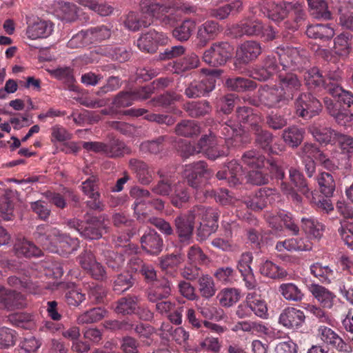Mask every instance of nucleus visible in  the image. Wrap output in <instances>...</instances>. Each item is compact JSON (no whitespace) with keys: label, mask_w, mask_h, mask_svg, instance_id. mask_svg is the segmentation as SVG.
I'll use <instances>...</instances> for the list:
<instances>
[{"label":"nucleus","mask_w":353,"mask_h":353,"mask_svg":"<svg viewBox=\"0 0 353 353\" xmlns=\"http://www.w3.org/2000/svg\"><path fill=\"white\" fill-rule=\"evenodd\" d=\"M34 237L44 249L54 253L70 254L79 248V243L77 238H71L47 225H38Z\"/></svg>","instance_id":"obj_1"},{"label":"nucleus","mask_w":353,"mask_h":353,"mask_svg":"<svg viewBox=\"0 0 353 353\" xmlns=\"http://www.w3.org/2000/svg\"><path fill=\"white\" fill-rule=\"evenodd\" d=\"M276 54L279 59V68L282 67L283 70H300L308 62L307 52L303 49L288 45L278 46Z\"/></svg>","instance_id":"obj_2"},{"label":"nucleus","mask_w":353,"mask_h":353,"mask_svg":"<svg viewBox=\"0 0 353 353\" xmlns=\"http://www.w3.org/2000/svg\"><path fill=\"white\" fill-rule=\"evenodd\" d=\"M205 74L199 80H194L185 90V94L188 98H196L204 96L212 91L215 88L216 79L221 73L220 70L203 69Z\"/></svg>","instance_id":"obj_3"},{"label":"nucleus","mask_w":353,"mask_h":353,"mask_svg":"<svg viewBox=\"0 0 353 353\" xmlns=\"http://www.w3.org/2000/svg\"><path fill=\"white\" fill-rule=\"evenodd\" d=\"M183 177L192 188L199 190L213 174L203 161H199L184 166Z\"/></svg>","instance_id":"obj_4"},{"label":"nucleus","mask_w":353,"mask_h":353,"mask_svg":"<svg viewBox=\"0 0 353 353\" xmlns=\"http://www.w3.org/2000/svg\"><path fill=\"white\" fill-rule=\"evenodd\" d=\"M242 161L250 169H261L267 168L273 176L283 179L285 176L283 170L273 160L265 161V157L254 150L245 152L242 156Z\"/></svg>","instance_id":"obj_5"},{"label":"nucleus","mask_w":353,"mask_h":353,"mask_svg":"<svg viewBox=\"0 0 353 353\" xmlns=\"http://www.w3.org/2000/svg\"><path fill=\"white\" fill-rule=\"evenodd\" d=\"M233 51L234 48L229 43L216 42L203 52L202 59L210 66H220L232 57Z\"/></svg>","instance_id":"obj_6"},{"label":"nucleus","mask_w":353,"mask_h":353,"mask_svg":"<svg viewBox=\"0 0 353 353\" xmlns=\"http://www.w3.org/2000/svg\"><path fill=\"white\" fill-rule=\"evenodd\" d=\"M68 225L76 230L81 236L90 239H98L102 236L103 231L105 230L103 222L97 217L87 220L85 223L77 219L68 221Z\"/></svg>","instance_id":"obj_7"},{"label":"nucleus","mask_w":353,"mask_h":353,"mask_svg":"<svg viewBox=\"0 0 353 353\" xmlns=\"http://www.w3.org/2000/svg\"><path fill=\"white\" fill-rule=\"evenodd\" d=\"M259 105L268 108H281L288 101L278 86L264 85L259 90Z\"/></svg>","instance_id":"obj_8"},{"label":"nucleus","mask_w":353,"mask_h":353,"mask_svg":"<svg viewBox=\"0 0 353 353\" xmlns=\"http://www.w3.org/2000/svg\"><path fill=\"white\" fill-rule=\"evenodd\" d=\"M295 108L299 117L310 119L319 114L321 105L310 93H303L296 100Z\"/></svg>","instance_id":"obj_9"},{"label":"nucleus","mask_w":353,"mask_h":353,"mask_svg":"<svg viewBox=\"0 0 353 353\" xmlns=\"http://www.w3.org/2000/svg\"><path fill=\"white\" fill-rule=\"evenodd\" d=\"M196 221L197 220L195 214L192 212V208L187 214H180L176 217L174 220L176 232L181 242L189 243L192 236Z\"/></svg>","instance_id":"obj_10"},{"label":"nucleus","mask_w":353,"mask_h":353,"mask_svg":"<svg viewBox=\"0 0 353 353\" xmlns=\"http://www.w3.org/2000/svg\"><path fill=\"white\" fill-rule=\"evenodd\" d=\"M219 131L225 139L228 147L236 146L242 141L241 137L244 133L242 125L232 119H228L220 123Z\"/></svg>","instance_id":"obj_11"},{"label":"nucleus","mask_w":353,"mask_h":353,"mask_svg":"<svg viewBox=\"0 0 353 353\" xmlns=\"http://www.w3.org/2000/svg\"><path fill=\"white\" fill-rule=\"evenodd\" d=\"M279 86L281 92L288 101L292 100L294 96L301 90L302 87L301 81L296 74L294 73L283 74L280 70L278 73Z\"/></svg>","instance_id":"obj_12"},{"label":"nucleus","mask_w":353,"mask_h":353,"mask_svg":"<svg viewBox=\"0 0 353 353\" xmlns=\"http://www.w3.org/2000/svg\"><path fill=\"white\" fill-rule=\"evenodd\" d=\"M199 145L201 152H203L211 160H216L228 154V148L221 147L215 136L212 134L202 137L199 141Z\"/></svg>","instance_id":"obj_13"},{"label":"nucleus","mask_w":353,"mask_h":353,"mask_svg":"<svg viewBox=\"0 0 353 353\" xmlns=\"http://www.w3.org/2000/svg\"><path fill=\"white\" fill-rule=\"evenodd\" d=\"M277 197L275 190L263 188L259 189L252 196L246 199L244 203L249 209L257 211L262 210L268 203L273 202Z\"/></svg>","instance_id":"obj_14"},{"label":"nucleus","mask_w":353,"mask_h":353,"mask_svg":"<svg viewBox=\"0 0 353 353\" xmlns=\"http://www.w3.org/2000/svg\"><path fill=\"white\" fill-rule=\"evenodd\" d=\"M252 261L253 255L252 252H245L241 254L236 265V268L245 282V285L248 290L254 289L257 285L253 270L251 268Z\"/></svg>","instance_id":"obj_15"},{"label":"nucleus","mask_w":353,"mask_h":353,"mask_svg":"<svg viewBox=\"0 0 353 353\" xmlns=\"http://www.w3.org/2000/svg\"><path fill=\"white\" fill-rule=\"evenodd\" d=\"M305 321L304 312L295 307L285 308L279 315V323L290 330H298L303 326Z\"/></svg>","instance_id":"obj_16"},{"label":"nucleus","mask_w":353,"mask_h":353,"mask_svg":"<svg viewBox=\"0 0 353 353\" xmlns=\"http://www.w3.org/2000/svg\"><path fill=\"white\" fill-rule=\"evenodd\" d=\"M54 30V24L50 21L37 19L34 21H27L26 34L32 40L47 38Z\"/></svg>","instance_id":"obj_17"},{"label":"nucleus","mask_w":353,"mask_h":353,"mask_svg":"<svg viewBox=\"0 0 353 353\" xmlns=\"http://www.w3.org/2000/svg\"><path fill=\"white\" fill-rule=\"evenodd\" d=\"M317 332L319 338L324 343L331 345L339 352H351V347L331 328L326 326H320Z\"/></svg>","instance_id":"obj_18"},{"label":"nucleus","mask_w":353,"mask_h":353,"mask_svg":"<svg viewBox=\"0 0 353 353\" xmlns=\"http://www.w3.org/2000/svg\"><path fill=\"white\" fill-rule=\"evenodd\" d=\"M219 26L214 21H206L198 27L196 44L199 48L205 47L211 40H213L219 34Z\"/></svg>","instance_id":"obj_19"},{"label":"nucleus","mask_w":353,"mask_h":353,"mask_svg":"<svg viewBox=\"0 0 353 353\" xmlns=\"http://www.w3.org/2000/svg\"><path fill=\"white\" fill-rule=\"evenodd\" d=\"M266 220L270 226L276 230H281V222H283L285 227L294 235H296L299 232V228L294 223L292 215L287 213L284 210L280 211L276 214H268L266 215Z\"/></svg>","instance_id":"obj_20"},{"label":"nucleus","mask_w":353,"mask_h":353,"mask_svg":"<svg viewBox=\"0 0 353 353\" xmlns=\"http://www.w3.org/2000/svg\"><path fill=\"white\" fill-rule=\"evenodd\" d=\"M140 241L143 250L151 254L157 255L162 251L163 239L154 230L146 231Z\"/></svg>","instance_id":"obj_21"},{"label":"nucleus","mask_w":353,"mask_h":353,"mask_svg":"<svg viewBox=\"0 0 353 353\" xmlns=\"http://www.w3.org/2000/svg\"><path fill=\"white\" fill-rule=\"evenodd\" d=\"M262 52L261 44L255 41L243 43L236 50L237 59L242 63H248L254 60Z\"/></svg>","instance_id":"obj_22"},{"label":"nucleus","mask_w":353,"mask_h":353,"mask_svg":"<svg viewBox=\"0 0 353 353\" xmlns=\"http://www.w3.org/2000/svg\"><path fill=\"white\" fill-rule=\"evenodd\" d=\"M228 170H221L216 173L219 180L227 179L231 186L239 184L242 180L243 170L242 166L236 161H230L227 165Z\"/></svg>","instance_id":"obj_23"},{"label":"nucleus","mask_w":353,"mask_h":353,"mask_svg":"<svg viewBox=\"0 0 353 353\" xmlns=\"http://www.w3.org/2000/svg\"><path fill=\"white\" fill-rule=\"evenodd\" d=\"M280 72L279 65L274 57L268 56L262 67L255 69L252 76L259 81H266L274 74Z\"/></svg>","instance_id":"obj_24"},{"label":"nucleus","mask_w":353,"mask_h":353,"mask_svg":"<svg viewBox=\"0 0 353 353\" xmlns=\"http://www.w3.org/2000/svg\"><path fill=\"white\" fill-rule=\"evenodd\" d=\"M326 108L329 114L335 119L336 122L341 126H349L353 119V114L350 110L341 108L336 104H334L330 100L325 101Z\"/></svg>","instance_id":"obj_25"},{"label":"nucleus","mask_w":353,"mask_h":353,"mask_svg":"<svg viewBox=\"0 0 353 353\" xmlns=\"http://www.w3.org/2000/svg\"><path fill=\"white\" fill-rule=\"evenodd\" d=\"M309 290L323 307H333L336 296L332 292L319 284H311Z\"/></svg>","instance_id":"obj_26"},{"label":"nucleus","mask_w":353,"mask_h":353,"mask_svg":"<svg viewBox=\"0 0 353 353\" xmlns=\"http://www.w3.org/2000/svg\"><path fill=\"white\" fill-rule=\"evenodd\" d=\"M263 30V25L259 20H244L234 27V33L241 36H259Z\"/></svg>","instance_id":"obj_27"},{"label":"nucleus","mask_w":353,"mask_h":353,"mask_svg":"<svg viewBox=\"0 0 353 353\" xmlns=\"http://www.w3.org/2000/svg\"><path fill=\"white\" fill-rule=\"evenodd\" d=\"M236 117L239 124L248 125L251 130H259V123H261V117L254 114L252 109L248 107H240L236 110Z\"/></svg>","instance_id":"obj_28"},{"label":"nucleus","mask_w":353,"mask_h":353,"mask_svg":"<svg viewBox=\"0 0 353 353\" xmlns=\"http://www.w3.org/2000/svg\"><path fill=\"white\" fill-rule=\"evenodd\" d=\"M171 294V283L166 279L157 282L148 293V298L150 302H157L167 299Z\"/></svg>","instance_id":"obj_29"},{"label":"nucleus","mask_w":353,"mask_h":353,"mask_svg":"<svg viewBox=\"0 0 353 353\" xmlns=\"http://www.w3.org/2000/svg\"><path fill=\"white\" fill-rule=\"evenodd\" d=\"M26 304L23 295L16 291L6 290V294L3 296L0 307L7 310H13L22 308Z\"/></svg>","instance_id":"obj_30"},{"label":"nucleus","mask_w":353,"mask_h":353,"mask_svg":"<svg viewBox=\"0 0 353 353\" xmlns=\"http://www.w3.org/2000/svg\"><path fill=\"white\" fill-rule=\"evenodd\" d=\"M310 132L316 141L321 144L336 143L337 134L339 132L334 130L327 127H313L310 129Z\"/></svg>","instance_id":"obj_31"},{"label":"nucleus","mask_w":353,"mask_h":353,"mask_svg":"<svg viewBox=\"0 0 353 353\" xmlns=\"http://www.w3.org/2000/svg\"><path fill=\"white\" fill-rule=\"evenodd\" d=\"M289 176L290 181L297 190L305 195L310 201H312L313 192L309 189L303 174L296 168H290L289 170Z\"/></svg>","instance_id":"obj_32"},{"label":"nucleus","mask_w":353,"mask_h":353,"mask_svg":"<svg viewBox=\"0 0 353 353\" xmlns=\"http://www.w3.org/2000/svg\"><path fill=\"white\" fill-rule=\"evenodd\" d=\"M168 7L166 4H161L152 0H142L140 2V10L142 13L148 14L157 19H160L163 14L168 13Z\"/></svg>","instance_id":"obj_33"},{"label":"nucleus","mask_w":353,"mask_h":353,"mask_svg":"<svg viewBox=\"0 0 353 353\" xmlns=\"http://www.w3.org/2000/svg\"><path fill=\"white\" fill-rule=\"evenodd\" d=\"M306 34L310 38L326 41L334 37V30L329 25L318 23L309 26L306 30Z\"/></svg>","instance_id":"obj_34"},{"label":"nucleus","mask_w":353,"mask_h":353,"mask_svg":"<svg viewBox=\"0 0 353 353\" xmlns=\"http://www.w3.org/2000/svg\"><path fill=\"white\" fill-rule=\"evenodd\" d=\"M196 28V23L192 19H185L172 30L173 37L180 42H185L190 39Z\"/></svg>","instance_id":"obj_35"},{"label":"nucleus","mask_w":353,"mask_h":353,"mask_svg":"<svg viewBox=\"0 0 353 353\" xmlns=\"http://www.w3.org/2000/svg\"><path fill=\"white\" fill-rule=\"evenodd\" d=\"M14 250L18 256H23L26 257L39 256L41 251L32 242L23 239H18L14 243Z\"/></svg>","instance_id":"obj_36"},{"label":"nucleus","mask_w":353,"mask_h":353,"mask_svg":"<svg viewBox=\"0 0 353 353\" xmlns=\"http://www.w3.org/2000/svg\"><path fill=\"white\" fill-rule=\"evenodd\" d=\"M310 14L316 19L330 20L332 13L325 0H307Z\"/></svg>","instance_id":"obj_37"},{"label":"nucleus","mask_w":353,"mask_h":353,"mask_svg":"<svg viewBox=\"0 0 353 353\" xmlns=\"http://www.w3.org/2000/svg\"><path fill=\"white\" fill-rule=\"evenodd\" d=\"M129 164L130 168L136 172L140 183L148 185L152 181V172L149 170L146 163L137 159H131Z\"/></svg>","instance_id":"obj_38"},{"label":"nucleus","mask_w":353,"mask_h":353,"mask_svg":"<svg viewBox=\"0 0 353 353\" xmlns=\"http://www.w3.org/2000/svg\"><path fill=\"white\" fill-rule=\"evenodd\" d=\"M246 297L252 313H254L260 318L267 319L268 313L265 301L262 300L256 293L253 292L248 293Z\"/></svg>","instance_id":"obj_39"},{"label":"nucleus","mask_w":353,"mask_h":353,"mask_svg":"<svg viewBox=\"0 0 353 353\" xmlns=\"http://www.w3.org/2000/svg\"><path fill=\"white\" fill-rule=\"evenodd\" d=\"M305 130L303 128L293 125L283 130V139L290 147L296 148L303 140Z\"/></svg>","instance_id":"obj_40"},{"label":"nucleus","mask_w":353,"mask_h":353,"mask_svg":"<svg viewBox=\"0 0 353 353\" xmlns=\"http://www.w3.org/2000/svg\"><path fill=\"white\" fill-rule=\"evenodd\" d=\"M284 19L291 16L296 23L304 20L305 13L303 5L296 1H283Z\"/></svg>","instance_id":"obj_41"},{"label":"nucleus","mask_w":353,"mask_h":353,"mask_svg":"<svg viewBox=\"0 0 353 353\" xmlns=\"http://www.w3.org/2000/svg\"><path fill=\"white\" fill-rule=\"evenodd\" d=\"M107 314V311L100 307L87 310L77 317V322L79 325L90 324L99 322Z\"/></svg>","instance_id":"obj_42"},{"label":"nucleus","mask_w":353,"mask_h":353,"mask_svg":"<svg viewBox=\"0 0 353 353\" xmlns=\"http://www.w3.org/2000/svg\"><path fill=\"white\" fill-rule=\"evenodd\" d=\"M259 272L262 275L273 279H283L288 274L285 270L268 260L261 264Z\"/></svg>","instance_id":"obj_43"},{"label":"nucleus","mask_w":353,"mask_h":353,"mask_svg":"<svg viewBox=\"0 0 353 353\" xmlns=\"http://www.w3.org/2000/svg\"><path fill=\"white\" fill-rule=\"evenodd\" d=\"M279 292L285 300L289 301L299 302L304 296L302 291L293 283L281 284L279 287Z\"/></svg>","instance_id":"obj_44"},{"label":"nucleus","mask_w":353,"mask_h":353,"mask_svg":"<svg viewBox=\"0 0 353 353\" xmlns=\"http://www.w3.org/2000/svg\"><path fill=\"white\" fill-rule=\"evenodd\" d=\"M192 212L195 214L197 221L210 223L215 219V226L218 227L219 212L216 209L205 208L203 205H196L192 208Z\"/></svg>","instance_id":"obj_45"},{"label":"nucleus","mask_w":353,"mask_h":353,"mask_svg":"<svg viewBox=\"0 0 353 353\" xmlns=\"http://www.w3.org/2000/svg\"><path fill=\"white\" fill-rule=\"evenodd\" d=\"M302 229L314 238L319 239L323 235V225L313 217L301 219Z\"/></svg>","instance_id":"obj_46"},{"label":"nucleus","mask_w":353,"mask_h":353,"mask_svg":"<svg viewBox=\"0 0 353 353\" xmlns=\"http://www.w3.org/2000/svg\"><path fill=\"white\" fill-rule=\"evenodd\" d=\"M226 85L228 88L236 92L250 91L256 87L254 81L243 77L228 79Z\"/></svg>","instance_id":"obj_47"},{"label":"nucleus","mask_w":353,"mask_h":353,"mask_svg":"<svg viewBox=\"0 0 353 353\" xmlns=\"http://www.w3.org/2000/svg\"><path fill=\"white\" fill-rule=\"evenodd\" d=\"M105 148V155L111 158L119 157L131 153V149L119 139H113L106 143Z\"/></svg>","instance_id":"obj_48"},{"label":"nucleus","mask_w":353,"mask_h":353,"mask_svg":"<svg viewBox=\"0 0 353 353\" xmlns=\"http://www.w3.org/2000/svg\"><path fill=\"white\" fill-rule=\"evenodd\" d=\"M199 290L201 295L205 298L212 297L216 291L213 278L208 274H202L198 279Z\"/></svg>","instance_id":"obj_49"},{"label":"nucleus","mask_w":353,"mask_h":353,"mask_svg":"<svg viewBox=\"0 0 353 353\" xmlns=\"http://www.w3.org/2000/svg\"><path fill=\"white\" fill-rule=\"evenodd\" d=\"M217 297L222 306L230 307L239 301L241 292L236 288H225L219 293Z\"/></svg>","instance_id":"obj_50"},{"label":"nucleus","mask_w":353,"mask_h":353,"mask_svg":"<svg viewBox=\"0 0 353 353\" xmlns=\"http://www.w3.org/2000/svg\"><path fill=\"white\" fill-rule=\"evenodd\" d=\"M310 272L320 281L325 283H331L334 278V271L327 265H322L320 263H316L310 266Z\"/></svg>","instance_id":"obj_51"},{"label":"nucleus","mask_w":353,"mask_h":353,"mask_svg":"<svg viewBox=\"0 0 353 353\" xmlns=\"http://www.w3.org/2000/svg\"><path fill=\"white\" fill-rule=\"evenodd\" d=\"M185 110L192 117L205 115L211 111V107L206 101H192L185 105Z\"/></svg>","instance_id":"obj_52"},{"label":"nucleus","mask_w":353,"mask_h":353,"mask_svg":"<svg viewBox=\"0 0 353 353\" xmlns=\"http://www.w3.org/2000/svg\"><path fill=\"white\" fill-rule=\"evenodd\" d=\"M138 299L136 296L121 298L117 301L115 312L118 314H130L134 313L137 309Z\"/></svg>","instance_id":"obj_53"},{"label":"nucleus","mask_w":353,"mask_h":353,"mask_svg":"<svg viewBox=\"0 0 353 353\" xmlns=\"http://www.w3.org/2000/svg\"><path fill=\"white\" fill-rule=\"evenodd\" d=\"M175 132L180 136L192 137L200 133V127L194 121L184 120L176 125Z\"/></svg>","instance_id":"obj_54"},{"label":"nucleus","mask_w":353,"mask_h":353,"mask_svg":"<svg viewBox=\"0 0 353 353\" xmlns=\"http://www.w3.org/2000/svg\"><path fill=\"white\" fill-rule=\"evenodd\" d=\"M321 192L326 197L332 196L335 190V182L333 176L328 172H322L317 178Z\"/></svg>","instance_id":"obj_55"},{"label":"nucleus","mask_w":353,"mask_h":353,"mask_svg":"<svg viewBox=\"0 0 353 353\" xmlns=\"http://www.w3.org/2000/svg\"><path fill=\"white\" fill-rule=\"evenodd\" d=\"M327 91L333 97H338L348 107L353 105V93L344 90L341 86L337 84L328 85Z\"/></svg>","instance_id":"obj_56"},{"label":"nucleus","mask_w":353,"mask_h":353,"mask_svg":"<svg viewBox=\"0 0 353 353\" xmlns=\"http://www.w3.org/2000/svg\"><path fill=\"white\" fill-rule=\"evenodd\" d=\"M304 79L306 85L310 88L321 86H323L325 88V80L316 68L308 70L304 74Z\"/></svg>","instance_id":"obj_57"},{"label":"nucleus","mask_w":353,"mask_h":353,"mask_svg":"<svg viewBox=\"0 0 353 353\" xmlns=\"http://www.w3.org/2000/svg\"><path fill=\"white\" fill-rule=\"evenodd\" d=\"M162 179L152 188V192L157 194L167 196L172 190V184L174 180L172 176L165 175L162 171L158 172Z\"/></svg>","instance_id":"obj_58"},{"label":"nucleus","mask_w":353,"mask_h":353,"mask_svg":"<svg viewBox=\"0 0 353 353\" xmlns=\"http://www.w3.org/2000/svg\"><path fill=\"white\" fill-rule=\"evenodd\" d=\"M190 199V194L188 189L179 183L174 188V191L171 196V203L177 208H181Z\"/></svg>","instance_id":"obj_59"},{"label":"nucleus","mask_w":353,"mask_h":353,"mask_svg":"<svg viewBox=\"0 0 353 353\" xmlns=\"http://www.w3.org/2000/svg\"><path fill=\"white\" fill-rule=\"evenodd\" d=\"M352 36L349 33H342L334 39V50L339 55L348 54L352 46Z\"/></svg>","instance_id":"obj_60"},{"label":"nucleus","mask_w":353,"mask_h":353,"mask_svg":"<svg viewBox=\"0 0 353 353\" xmlns=\"http://www.w3.org/2000/svg\"><path fill=\"white\" fill-rule=\"evenodd\" d=\"M88 30L90 41H101L108 39L112 33L111 28L109 26L101 25L90 28Z\"/></svg>","instance_id":"obj_61"},{"label":"nucleus","mask_w":353,"mask_h":353,"mask_svg":"<svg viewBox=\"0 0 353 353\" xmlns=\"http://www.w3.org/2000/svg\"><path fill=\"white\" fill-rule=\"evenodd\" d=\"M54 8L61 17L66 20H71L76 14V6L73 3L59 1L54 3Z\"/></svg>","instance_id":"obj_62"},{"label":"nucleus","mask_w":353,"mask_h":353,"mask_svg":"<svg viewBox=\"0 0 353 353\" xmlns=\"http://www.w3.org/2000/svg\"><path fill=\"white\" fill-rule=\"evenodd\" d=\"M106 264L114 270H119L125 263L123 255L112 250L105 252Z\"/></svg>","instance_id":"obj_63"},{"label":"nucleus","mask_w":353,"mask_h":353,"mask_svg":"<svg viewBox=\"0 0 353 353\" xmlns=\"http://www.w3.org/2000/svg\"><path fill=\"white\" fill-rule=\"evenodd\" d=\"M181 97L175 92H167L150 101V103L154 107L166 108L174 102L179 101Z\"/></svg>","instance_id":"obj_64"}]
</instances>
